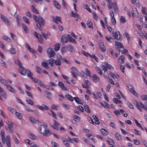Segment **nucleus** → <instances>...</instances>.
Masks as SVG:
<instances>
[{"instance_id": "1", "label": "nucleus", "mask_w": 147, "mask_h": 147, "mask_svg": "<svg viewBox=\"0 0 147 147\" xmlns=\"http://www.w3.org/2000/svg\"><path fill=\"white\" fill-rule=\"evenodd\" d=\"M15 63L19 67L18 70L19 73L23 75H25L27 74L28 76L34 82L38 83L40 80L36 78H34L32 77V74L30 70L28 69H26L23 67L22 63L19 59H17L15 60Z\"/></svg>"}, {"instance_id": "2", "label": "nucleus", "mask_w": 147, "mask_h": 147, "mask_svg": "<svg viewBox=\"0 0 147 147\" xmlns=\"http://www.w3.org/2000/svg\"><path fill=\"white\" fill-rule=\"evenodd\" d=\"M33 19L36 22V26L38 29L41 31V26L44 25L45 23L44 20L40 16L37 17L35 15L33 16Z\"/></svg>"}, {"instance_id": "3", "label": "nucleus", "mask_w": 147, "mask_h": 147, "mask_svg": "<svg viewBox=\"0 0 147 147\" xmlns=\"http://www.w3.org/2000/svg\"><path fill=\"white\" fill-rule=\"evenodd\" d=\"M62 141L63 143L65 146L67 147H70V145L69 142H70L73 143V138H71L69 137H68L67 140L64 138H62Z\"/></svg>"}, {"instance_id": "4", "label": "nucleus", "mask_w": 147, "mask_h": 147, "mask_svg": "<svg viewBox=\"0 0 147 147\" xmlns=\"http://www.w3.org/2000/svg\"><path fill=\"white\" fill-rule=\"evenodd\" d=\"M127 87L128 88L129 92L132 93L134 95L137 97L139 95L135 91L133 86L129 84H127Z\"/></svg>"}, {"instance_id": "5", "label": "nucleus", "mask_w": 147, "mask_h": 147, "mask_svg": "<svg viewBox=\"0 0 147 147\" xmlns=\"http://www.w3.org/2000/svg\"><path fill=\"white\" fill-rule=\"evenodd\" d=\"M105 65H103L102 67V70L104 71L105 72L107 71V69H110L112 70L114 69V68L111 65L108 64L107 62H105L104 63Z\"/></svg>"}, {"instance_id": "6", "label": "nucleus", "mask_w": 147, "mask_h": 147, "mask_svg": "<svg viewBox=\"0 0 147 147\" xmlns=\"http://www.w3.org/2000/svg\"><path fill=\"white\" fill-rule=\"evenodd\" d=\"M63 59L62 56L58 55H57V59L55 60L54 63L55 65L60 66L61 65V61Z\"/></svg>"}, {"instance_id": "7", "label": "nucleus", "mask_w": 147, "mask_h": 147, "mask_svg": "<svg viewBox=\"0 0 147 147\" xmlns=\"http://www.w3.org/2000/svg\"><path fill=\"white\" fill-rule=\"evenodd\" d=\"M47 53L48 55V57L50 58L54 56L55 55L53 49L51 47L47 49Z\"/></svg>"}, {"instance_id": "8", "label": "nucleus", "mask_w": 147, "mask_h": 147, "mask_svg": "<svg viewBox=\"0 0 147 147\" xmlns=\"http://www.w3.org/2000/svg\"><path fill=\"white\" fill-rule=\"evenodd\" d=\"M134 104L140 111H142V108L144 109V105L141 102H138L137 101H135Z\"/></svg>"}, {"instance_id": "9", "label": "nucleus", "mask_w": 147, "mask_h": 147, "mask_svg": "<svg viewBox=\"0 0 147 147\" xmlns=\"http://www.w3.org/2000/svg\"><path fill=\"white\" fill-rule=\"evenodd\" d=\"M109 15L111 17V22L113 25H115L116 24V20L114 17L113 12L111 10L109 13Z\"/></svg>"}, {"instance_id": "10", "label": "nucleus", "mask_w": 147, "mask_h": 147, "mask_svg": "<svg viewBox=\"0 0 147 147\" xmlns=\"http://www.w3.org/2000/svg\"><path fill=\"white\" fill-rule=\"evenodd\" d=\"M47 125L45 123L43 124V125H40L38 127V130L39 132L42 134L43 133V132H44L46 128H47Z\"/></svg>"}, {"instance_id": "11", "label": "nucleus", "mask_w": 147, "mask_h": 147, "mask_svg": "<svg viewBox=\"0 0 147 147\" xmlns=\"http://www.w3.org/2000/svg\"><path fill=\"white\" fill-rule=\"evenodd\" d=\"M113 35L115 39L121 40V35L119 31L113 32Z\"/></svg>"}, {"instance_id": "12", "label": "nucleus", "mask_w": 147, "mask_h": 147, "mask_svg": "<svg viewBox=\"0 0 147 147\" xmlns=\"http://www.w3.org/2000/svg\"><path fill=\"white\" fill-rule=\"evenodd\" d=\"M72 70V76L75 78H77L76 75L78 74V71L75 67H73L71 68Z\"/></svg>"}, {"instance_id": "13", "label": "nucleus", "mask_w": 147, "mask_h": 147, "mask_svg": "<svg viewBox=\"0 0 147 147\" xmlns=\"http://www.w3.org/2000/svg\"><path fill=\"white\" fill-rule=\"evenodd\" d=\"M1 19L5 24L7 25H9V21L8 19L2 14H0Z\"/></svg>"}, {"instance_id": "14", "label": "nucleus", "mask_w": 147, "mask_h": 147, "mask_svg": "<svg viewBox=\"0 0 147 147\" xmlns=\"http://www.w3.org/2000/svg\"><path fill=\"white\" fill-rule=\"evenodd\" d=\"M60 125L58 122L55 120H53V123L52 125V127L54 129L58 130Z\"/></svg>"}, {"instance_id": "15", "label": "nucleus", "mask_w": 147, "mask_h": 147, "mask_svg": "<svg viewBox=\"0 0 147 147\" xmlns=\"http://www.w3.org/2000/svg\"><path fill=\"white\" fill-rule=\"evenodd\" d=\"M34 35L37 38L38 41L40 43H42V38L40 34L38 33L35 32H34Z\"/></svg>"}, {"instance_id": "16", "label": "nucleus", "mask_w": 147, "mask_h": 147, "mask_svg": "<svg viewBox=\"0 0 147 147\" xmlns=\"http://www.w3.org/2000/svg\"><path fill=\"white\" fill-rule=\"evenodd\" d=\"M52 18L53 19V21L55 23L57 24L58 22H59L61 24L62 23V22L61 20V18L58 16H56L55 19L54 16H52Z\"/></svg>"}, {"instance_id": "17", "label": "nucleus", "mask_w": 147, "mask_h": 147, "mask_svg": "<svg viewBox=\"0 0 147 147\" xmlns=\"http://www.w3.org/2000/svg\"><path fill=\"white\" fill-rule=\"evenodd\" d=\"M115 42V45L117 49H118L120 48H124L123 45L121 42L117 41H116Z\"/></svg>"}, {"instance_id": "18", "label": "nucleus", "mask_w": 147, "mask_h": 147, "mask_svg": "<svg viewBox=\"0 0 147 147\" xmlns=\"http://www.w3.org/2000/svg\"><path fill=\"white\" fill-rule=\"evenodd\" d=\"M5 140L7 147H11L10 139L9 136H6Z\"/></svg>"}, {"instance_id": "19", "label": "nucleus", "mask_w": 147, "mask_h": 147, "mask_svg": "<svg viewBox=\"0 0 147 147\" xmlns=\"http://www.w3.org/2000/svg\"><path fill=\"white\" fill-rule=\"evenodd\" d=\"M110 76L111 77L113 78V79L117 78L118 79L119 76L117 74V73L116 72H115L114 73L112 72H110Z\"/></svg>"}, {"instance_id": "20", "label": "nucleus", "mask_w": 147, "mask_h": 147, "mask_svg": "<svg viewBox=\"0 0 147 147\" xmlns=\"http://www.w3.org/2000/svg\"><path fill=\"white\" fill-rule=\"evenodd\" d=\"M93 81L95 83H97L100 81V79L97 76L96 74H94L92 77Z\"/></svg>"}, {"instance_id": "21", "label": "nucleus", "mask_w": 147, "mask_h": 147, "mask_svg": "<svg viewBox=\"0 0 147 147\" xmlns=\"http://www.w3.org/2000/svg\"><path fill=\"white\" fill-rule=\"evenodd\" d=\"M51 134V132L50 130L48 129L45 128V130L43 132L42 135L44 136H48L50 135Z\"/></svg>"}, {"instance_id": "22", "label": "nucleus", "mask_w": 147, "mask_h": 147, "mask_svg": "<svg viewBox=\"0 0 147 147\" xmlns=\"http://www.w3.org/2000/svg\"><path fill=\"white\" fill-rule=\"evenodd\" d=\"M99 47L100 49L102 52L106 51V49L104 47L103 42H101L99 43Z\"/></svg>"}, {"instance_id": "23", "label": "nucleus", "mask_w": 147, "mask_h": 147, "mask_svg": "<svg viewBox=\"0 0 147 147\" xmlns=\"http://www.w3.org/2000/svg\"><path fill=\"white\" fill-rule=\"evenodd\" d=\"M58 85L63 90L66 91L67 90V88L65 87L63 83L61 81L59 82L58 83Z\"/></svg>"}, {"instance_id": "24", "label": "nucleus", "mask_w": 147, "mask_h": 147, "mask_svg": "<svg viewBox=\"0 0 147 147\" xmlns=\"http://www.w3.org/2000/svg\"><path fill=\"white\" fill-rule=\"evenodd\" d=\"M112 7L114 9V11L115 13H117L118 12V8L116 2H115L112 4Z\"/></svg>"}, {"instance_id": "25", "label": "nucleus", "mask_w": 147, "mask_h": 147, "mask_svg": "<svg viewBox=\"0 0 147 147\" xmlns=\"http://www.w3.org/2000/svg\"><path fill=\"white\" fill-rule=\"evenodd\" d=\"M1 136V139L2 142L3 144L5 143V137L4 131L3 130H1L0 133Z\"/></svg>"}, {"instance_id": "26", "label": "nucleus", "mask_w": 147, "mask_h": 147, "mask_svg": "<svg viewBox=\"0 0 147 147\" xmlns=\"http://www.w3.org/2000/svg\"><path fill=\"white\" fill-rule=\"evenodd\" d=\"M37 107L42 111H44V110H47L48 109V107L45 105H42V106L37 105Z\"/></svg>"}, {"instance_id": "27", "label": "nucleus", "mask_w": 147, "mask_h": 147, "mask_svg": "<svg viewBox=\"0 0 147 147\" xmlns=\"http://www.w3.org/2000/svg\"><path fill=\"white\" fill-rule=\"evenodd\" d=\"M140 31L138 32V34L142 37H145L147 40V33L146 32L145 34L144 35L143 33L141 31V30H139Z\"/></svg>"}, {"instance_id": "28", "label": "nucleus", "mask_w": 147, "mask_h": 147, "mask_svg": "<svg viewBox=\"0 0 147 147\" xmlns=\"http://www.w3.org/2000/svg\"><path fill=\"white\" fill-rule=\"evenodd\" d=\"M29 119L30 121L32 123H35L37 122L39 124L40 122L38 120H36L32 116H30L29 118Z\"/></svg>"}, {"instance_id": "29", "label": "nucleus", "mask_w": 147, "mask_h": 147, "mask_svg": "<svg viewBox=\"0 0 147 147\" xmlns=\"http://www.w3.org/2000/svg\"><path fill=\"white\" fill-rule=\"evenodd\" d=\"M87 25L88 27L90 29H93V24L91 21L90 20H88L87 22Z\"/></svg>"}, {"instance_id": "30", "label": "nucleus", "mask_w": 147, "mask_h": 147, "mask_svg": "<svg viewBox=\"0 0 147 147\" xmlns=\"http://www.w3.org/2000/svg\"><path fill=\"white\" fill-rule=\"evenodd\" d=\"M66 48L71 52L73 53L74 51V47L73 46L69 45L66 47Z\"/></svg>"}, {"instance_id": "31", "label": "nucleus", "mask_w": 147, "mask_h": 147, "mask_svg": "<svg viewBox=\"0 0 147 147\" xmlns=\"http://www.w3.org/2000/svg\"><path fill=\"white\" fill-rule=\"evenodd\" d=\"M8 90H9L10 92H13L15 93V91L14 88L10 85H9L8 84L6 86Z\"/></svg>"}, {"instance_id": "32", "label": "nucleus", "mask_w": 147, "mask_h": 147, "mask_svg": "<svg viewBox=\"0 0 147 147\" xmlns=\"http://www.w3.org/2000/svg\"><path fill=\"white\" fill-rule=\"evenodd\" d=\"M124 112V110L121 109H120L119 110H115L114 111V114L117 116L120 115V113H122Z\"/></svg>"}, {"instance_id": "33", "label": "nucleus", "mask_w": 147, "mask_h": 147, "mask_svg": "<svg viewBox=\"0 0 147 147\" xmlns=\"http://www.w3.org/2000/svg\"><path fill=\"white\" fill-rule=\"evenodd\" d=\"M132 15L133 17L136 16L138 15V11L136 8H133L132 11Z\"/></svg>"}, {"instance_id": "34", "label": "nucleus", "mask_w": 147, "mask_h": 147, "mask_svg": "<svg viewBox=\"0 0 147 147\" xmlns=\"http://www.w3.org/2000/svg\"><path fill=\"white\" fill-rule=\"evenodd\" d=\"M74 120L72 121L73 123H74V121L79 122L80 121V118L77 115H74L73 117Z\"/></svg>"}, {"instance_id": "35", "label": "nucleus", "mask_w": 147, "mask_h": 147, "mask_svg": "<svg viewBox=\"0 0 147 147\" xmlns=\"http://www.w3.org/2000/svg\"><path fill=\"white\" fill-rule=\"evenodd\" d=\"M0 82L3 84L7 86L8 84L7 81L2 77L0 76Z\"/></svg>"}, {"instance_id": "36", "label": "nucleus", "mask_w": 147, "mask_h": 147, "mask_svg": "<svg viewBox=\"0 0 147 147\" xmlns=\"http://www.w3.org/2000/svg\"><path fill=\"white\" fill-rule=\"evenodd\" d=\"M115 136L117 140L121 141L122 140V137L119 133L116 132L115 133Z\"/></svg>"}, {"instance_id": "37", "label": "nucleus", "mask_w": 147, "mask_h": 147, "mask_svg": "<svg viewBox=\"0 0 147 147\" xmlns=\"http://www.w3.org/2000/svg\"><path fill=\"white\" fill-rule=\"evenodd\" d=\"M106 39L110 42H112L113 41V38L110 35H108L106 36L105 37Z\"/></svg>"}, {"instance_id": "38", "label": "nucleus", "mask_w": 147, "mask_h": 147, "mask_svg": "<svg viewBox=\"0 0 147 147\" xmlns=\"http://www.w3.org/2000/svg\"><path fill=\"white\" fill-rule=\"evenodd\" d=\"M48 63L51 67H53L54 65L55 62V60L53 58H50L48 61Z\"/></svg>"}, {"instance_id": "39", "label": "nucleus", "mask_w": 147, "mask_h": 147, "mask_svg": "<svg viewBox=\"0 0 147 147\" xmlns=\"http://www.w3.org/2000/svg\"><path fill=\"white\" fill-rule=\"evenodd\" d=\"M67 36V37L69 38L70 42L73 43H74L76 44H77V42L75 40L74 38L72 37L70 35L68 34Z\"/></svg>"}, {"instance_id": "40", "label": "nucleus", "mask_w": 147, "mask_h": 147, "mask_svg": "<svg viewBox=\"0 0 147 147\" xmlns=\"http://www.w3.org/2000/svg\"><path fill=\"white\" fill-rule=\"evenodd\" d=\"M45 96L49 99L51 98V94L50 92H48L47 91H45Z\"/></svg>"}, {"instance_id": "41", "label": "nucleus", "mask_w": 147, "mask_h": 147, "mask_svg": "<svg viewBox=\"0 0 147 147\" xmlns=\"http://www.w3.org/2000/svg\"><path fill=\"white\" fill-rule=\"evenodd\" d=\"M41 65L43 67L45 68L48 69L49 68L48 64L46 62L42 61L41 63Z\"/></svg>"}, {"instance_id": "42", "label": "nucleus", "mask_w": 147, "mask_h": 147, "mask_svg": "<svg viewBox=\"0 0 147 147\" xmlns=\"http://www.w3.org/2000/svg\"><path fill=\"white\" fill-rule=\"evenodd\" d=\"M28 137L30 138L33 140H36L37 139V138L36 136L31 133H30L28 134Z\"/></svg>"}, {"instance_id": "43", "label": "nucleus", "mask_w": 147, "mask_h": 147, "mask_svg": "<svg viewBox=\"0 0 147 147\" xmlns=\"http://www.w3.org/2000/svg\"><path fill=\"white\" fill-rule=\"evenodd\" d=\"M93 119L95 121L94 124H99L100 123V122L98 120V118L96 115H93L92 116Z\"/></svg>"}, {"instance_id": "44", "label": "nucleus", "mask_w": 147, "mask_h": 147, "mask_svg": "<svg viewBox=\"0 0 147 147\" xmlns=\"http://www.w3.org/2000/svg\"><path fill=\"white\" fill-rule=\"evenodd\" d=\"M106 1L108 3L107 5L108 8L109 9H111L112 7V4L114 3H111V0H106Z\"/></svg>"}, {"instance_id": "45", "label": "nucleus", "mask_w": 147, "mask_h": 147, "mask_svg": "<svg viewBox=\"0 0 147 147\" xmlns=\"http://www.w3.org/2000/svg\"><path fill=\"white\" fill-rule=\"evenodd\" d=\"M100 131L101 134L104 136L107 135L108 133V131L104 129H101L100 130Z\"/></svg>"}, {"instance_id": "46", "label": "nucleus", "mask_w": 147, "mask_h": 147, "mask_svg": "<svg viewBox=\"0 0 147 147\" xmlns=\"http://www.w3.org/2000/svg\"><path fill=\"white\" fill-rule=\"evenodd\" d=\"M65 97L71 102H72L74 100V98L72 96L68 94H65Z\"/></svg>"}, {"instance_id": "47", "label": "nucleus", "mask_w": 147, "mask_h": 147, "mask_svg": "<svg viewBox=\"0 0 147 147\" xmlns=\"http://www.w3.org/2000/svg\"><path fill=\"white\" fill-rule=\"evenodd\" d=\"M61 40L63 43H66L68 42V40L67 37L62 36L61 38Z\"/></svg>"}, {"instance_id": "48", "label": "nucleus", "mask_w": 147, "mask_h": 147, "mask_svg": "<svg viewBox=\"0 0 147 147\" xmlns=\"http://www.w3.org/2000/svg\"><path fill=\"white\" fill-rule=\"evenodd\" d=\"M83 6L84 8L86 9L87 11L90 12H91L92 11L91 9L87 4H83Z\"/></svg>"}, {"instance_id": "49", "label": "nucleus", "mask_w": 147, "mask_h": 147, "mask_svg": "<svg viewBox=\"0 0 147 147\" xmlns=\"http://www.w3.org/2000/svg\"><path fill=\"white\" fill-rule=\"evenodd\" d=\"M89 83V81L88 80H86L84 82V85L82 84V87L84 88H89V86L88 85Z\"/></svg>"}, {"instance_id": "50", "label": "nucleus", "mask_w": 147, "mask_h": 147, "mask_svg": "<svg viewBox=\"0 0 147 147\" xmlns=\"http://www.w3.org/2000/svg\"><path fill=\"white\" fill-rule=\"evenodd\" d=\"M118 61L119 62L121 63H124V56L121 55L120 57L118 59Z\"/></svg>"}, {"instance_id": "51", "label": "nucleus", "mask_w": 147, "mask_h": 147, "mask_svg": "<svg viewBox=\"0 0 147 147\" xmlns=\"http://www.w3.org/2000/svg\"><path fill=\"white\" fill-rule=\"evenodd\" d=\"M84 107L85 111L88 113H90V109L88 106L86 104L84 105Z\"/></svg>"}, {"instance_id": "52", "label": "nucleus", "mask_w": 147, "mask_h": 147, "mask_svg": "<svg viewBox=\"0 0 147 147\" xmlns=\"http://www.w3.org/2000/svg\"><path fill=\"white\" fill-rule=\"evenodd\" d=\"M21 17L19 16H17L16 17V19L18 25V26H20L21 21Z\"/></svg>"}, {"instance_id": "53", "label": "nucleus", "mask_w": 147, "mask_h": 147, "mask_svg": "<svg viewBox=\"0 0 147 147\" xmlns=\"http://www.w3.org/2000/svg\"><path fill=\"white\" fill-rule=\"evenodd\" d=\"M70 15L71 16L73 17H77L78 18H79V15L76 13H74L73 11H72L71 13H70Z\"/></svg>"}, {"instance_id": "54", "label": "nucleus", "mask_w": 147, "mask_h": 147, "mask_svg": "<svg viewBox=\"0 0 147 147\" xmlns=\"http://www.w3.org/2000/svg\"><path fill=\"white\" fill-rule=\"evenodd\" d=\"M120 22L122 23H124L126 22V20L125 17L123 16H121L120 18Z\"/></svg>"}, {"instance_id": "55", "label": "nucleus", "mask_w": 147, "mask_h": 147, "mask_svg": "<svg viewBox=\"0 0 147 147\" xmlns=\"http://www.w3.org/2000/svg\"><path fill=\"white\" fill-rule=\"evenodd\" d=\"M60 45L59 43L56 44L55 46L54 50L56 51L59 50L60 48Z\"/></svg>"}, {"instance_id": "56", "label": "nucleus", "mask_w": 147, "mask_h": 147, "mask_svg": "<svg viewBox=\"0 0 147 147\" xmlns=\"http://www.w3.org/2000/svg\"><path fill=\"white\" fill-rule=\"evenodd\" d=\"M53 4L57 8L59 9L60 8V6L58 3L54 0H53Z\"/></svg>"}, {"instance_id": "57", "label": "nucleus", "mask_w": 147, "mask_h": 147, "mask_svg": "<svg viewBox=\"0 0 147 147\" xmlns=\"http://www.w3.org/2000/svg\"><path fill=\"white\" fill-rule=\"evenodd\" d=\"M74 99L75 101L78 104H82V103L80 102V100L79 99L78 97H74Z\"/></svg>"}, {"instance_id": "58", "label": "nucleus", "mask_w": 147, "mask_h": 147, "mask_svg": "<svg viewBox=\"0 0 147 147\" xmlns=\"http://www.w3.org/2000/svg\"><path fill=\"white\" fill-rule=\"evenodd\" d=\"M31 10L32 11L36 14H38V10L35 8L34 7L33 5H32L31 7Z\"/></svg>"}, {"instance_id": "59", "label": "nucleus", "mask_w": 147, "mask_h": 147, "mask_svg": "<svg viewBox=\"0 0 147 147\" xmlns=\"http://www.w3.org/2000/svg\"><path fill=\"white\" fill-rule=\"evenodd\" d=\"M35 68L36 72L39 74H40L42 71L41 68L37 66H36Z\"/></svg>"}, {"instance_id": "60", "label": "nucleus", "mask_w": 147, "mask_h": 147, "mask_svg": "<svg viewBox=\"0 0 147 147\" xmlns=\"http://www.w3.org/2000/svg\"><path fill=\"white\" fill-rule=\"evenodd\" d=\"M8 110L12 114H13L14 113H16V112L15 109L13 108H12L10 107H7Z\"/></svg>"}, {"instance_id": "61", "label": "nucleus", "mask_w": 147, "mask_h": 147, "mask_svg": "<svg viewBox=\"0 0 147 147\" xmlns=\"http://www.w3.org/2000/svg\"><path fill=\"white\" fill-rule=\"evenodd\" d=\"M23 19L24 21L27 24H29V19L27 18L26 17L24 16L23 17Z\"/></svg>"}, {"instance_id": "62", "label": "nucleus", "mask_w": 147, "mask_h": 147, "mask_svg": "<svg viewBox=\"0 0 147 147\" xmlns=\"http://www.w3.org/2000/svg\"><path fill=\"white\" fill-rule=\"evenodd\" d=\"M0 47L2 49L5 51H7V49L5 47L4 45L1 41H0Z\"/></svg>"}, {"instance_id": "63", "label": "nucleus", "mask_w": 147, "mask_h": 147, "mask_svg": "<svg viewBox=\"0 0 147 147\" xmlns=\"http://www.w3.org/2000/svg\"><path fill=\"white\" fill-rule=\"evenodd\" d=\"M59 106L57 105L53 104L52 105L51 107V108L53 110H57Z\"/></svg>"}, {"instance_id": "64", "label": "nucleus", "mask_w": 147, "mask_h": 147, "mask_svg": "<svg viewBox=\"0 0 147 147\" xmlns=\"http://www.w3.org/2000/svg\"><path fill=\"white\" fill-rule=\"evenodd\" d=\"M113 102L117 104H118L119 103H121V102L120 100H119L118 99H117L116 98H114L113 99Z\"/></svg>"}]
</instances>
